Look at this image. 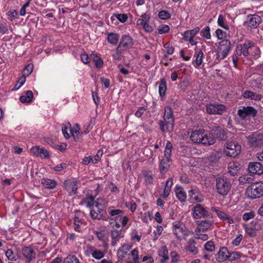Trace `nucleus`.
Instances as JSON below:
<instances>
[{
    "label": "nucleus",
    "instance_id": "obj_1",
    "mask_svg": "<svg viewBox=\"0 0 263 263\" xmlns=\"http://www.w3.org/2000/svg\"><path fill=\"white\" fill-rule=\"evenodd\" d=\"M191 140L196 144H201L203 145H211L216 142L215 138L213 134L203 129L195 130L191 133Z\"/></svg>",
    "mask_w": 263,
    "mask_h": 263
},
{
    "label": "nucleus",
    "instance_id": "obj_2",
    "mask_svg": "<svg viewBox=\"0 0 263 263\" xmlns=\"http://www.w3.org/2000/svg\"><path fill=\"white\" fill-rule=\"evenodd\" d=\"M164 121H160L159 125L162 133H171L174 129V116L172 108L166 106L163 116Z\"/></svg>",
    "mask_w": 263,
    "mask_h": 263
},
{
    "label": "nucleus",
    "instance_id": "obj_3",
    "mask_svg": "<svg viewBox=\"0 0 263 263\" xmlns=\"http://www.w3.org/2000/svg\"><path fill=\"white\" fill-rule=\"evenodd\" d=\"M246 194L251 199L263 196V181L255 182L249 185L246 189Z\"/></svg>",
    "mask_w": 263,
    "mask_h": 263
},
{
    "label": "nucleus",
    "instance_id": "obj_4",
    "mask_svg": "<svg viewBox=\"0 0 263 263\" xmlns=\"http://www.w3.org/2000/svg\"><path fill=\"white\" fill-rule=\"evenodd\" d=\"M173 145L169 141H167L164 152V158L160 161L159 169L160 172H165L170 165V158L172 155Z\"/></svg>",
    "mask_w": 263,
    "mask_h": 263
},
{
    "label": "nucleus",
    "instance_id": "obj_5",
    "mask_svg": "<svg viewBox=\"0 0 263 263\" xmlns=\"http://www.w3.org/2000/svg\"><path fill=\"white\" fill-rule=\"evenodd\" d=\"M216 188L219 194L224 196L229 192L231 188V183L228 179L219 177L216 179Z\"/></svg>",
    "mask_w": 263,
    "mask_h": 263
},
{
    "label": "nucleus",
    "instance_id": "obj_6",
    "mask_svg": "<svg viewBox=\"0 0 263 263\" xmlns=\"http://www.w3.org/2000/svg\"><path fill=\"white\" fill-rule=\"evenodd\" d=\"M231 42L228 40H223L220 42L216 51L217 60H221L227 57L231 50Z\"/></svg>",
    "mask_w": 263,
    "mask_h": 263
},
{
    "label": "nucleus",
    "instance_id": "obj_7",
    "mask_svg": "<svg viewBox=\"0 0 263 263\" xmlns=\"http://www.w3.org/2000/svg\"><path fill=\"white\" fill-rule=\"evenodd\" d=\"M246 233L250 237L256 236V232L263 230V222L259 219H255L250 223L244 225Z\"/></svg>",
    "mask_w": 263,
    "mask_h": 263
},
{
    "label": "nucleus",
    "instance_id": "obj_8",
    "mask_svg": "<svg viewBox=\"0 0 263 263\" xmlns=\"http://www.w3.org/2000/svg\"><path fill=\"white\" fill-rule=\"evenodd\" d=\"M151 15L149 13H144L141 15L140 18L136 22L138 27H141L145 32L151 33L153 31V27L150 25Z\"/></svg>",
    "mask_w": 263,
    "mask_h": 263
},
{
    "label": "nucleus",
    "instance_id": "obj_9",
    "mask_svg": "<svg viewBox=\"0 0 263 263\" xmlns=\"http://www.w3.org/2000/svg\"><path fill=\"white\" fill-rule=\"evenodd\" d=\"M172 231L176 238L181 239L187 235L186 227L183 222L180 221H175L172 222Z\"/></svg>",
    "mask_w": 263,
    "mask_h": 263
},
{
    "label": "nucleus",
    "instance_id": "obj_10",
    "mask_svg": "<svg viewBox=\"0 0 263 263\" xmlns=\"http://www.w3.org/2000/svg\"><path fill=\"white\" fill-rule=\"evenodd\" d=\"M241 146L236 142L227 141L224 145V152L229 157H236L240 154Z\"/></svg>",
    "mask_w": 263,
    "mask_h": 263
},
{
    "label": "nucleus",
    "instance_id": "obj_11",
    "mask_svg": "<svg viewBox=\"0 0 263 263\" xmlns=\"http://www.w3.org/2000/svg\"><path fill=\"white\" fill-rule=\"evenodd\" d=\"M129 221V218L122 214L118 217L111 218L109 220V224L111 228H120L125 227Z\"/></svg>",
    "mask_w": 263,
    "mask_h": 263
},
{
    "label": "nucleus",
    "instance_id": "obj_12",
    "mask_svg": "<svg viewBox=\"0 0 263 263\" xmlns=\"http://www.w3.org/2000/svg\"><path fill=\"white\" fill-rule=\"evenodd\" d=\"M252 46L253 43L250 41L245 42L243 44H238L235 49L236 53L238 55H243L244 57H248Z\"/></svg>",
    "mask_w": 263,
    "mask_h": 263
},
{
    "label": "nucleus",
    "instance_id": "obj_13",
    "mask_svg": "<svg viewBox=\"0 0 263 263\" xmlns=\"http://www.w3.org/2000/svg\"><path fill=\"white\" fill-rule=\"evenodd\" d=\"M226 109L224 105L219 103H210L206 105V111L209 114L221 115Z\"/></svg>",
    "mask_w": 263,
    "mask_h": 263
},
{
    "label": "nucleus",
    "instance_id": "obj_14",
    "mask_svg": "<svg viewBox=\"0 0 263 263\" xmlns=\"http://www.w3.org/2000/svg\"><path fill=\"white\" fill-rule=\"evenodd\" d=\"M193 216L194 218L199 219L209 216L208 211L200 204H197L192 208Z\"/></svg>",
    "mask_w": 263,
    "mask_h": 263
},
{
    "label": "nucleus",
    "instance_id": "obj_15",
    "mask_svg": "<svg viewBox=\"0 0 263 263\" xmlns=\"http://www.w3.org/2000/svg\"><path fill=\"white\" fill-rule=\"evenodd\" d=\"M78 181L76 178H70L64 182V189L70 195L76 194L78 189Z\"/></svg>",
    "mask_w": 263,
    "mask_h": 263
},
{
    "label": "nucleus",
    "instance_id": "obj_16",
    "mask_svg": "<svg viewBox=\"0 0 263 263\" xmlns=\"http://www.w3.org/2000/svg\"><path fill=\"white\" fill-rule=\"evenodd\" d=\"M238 115L243 119H247L251 117H254L256 115V111L252 106L243 107L238 111Z\"/></svg>",
    "mask_w": 263,
    "mask_h": 263
},
{
    "label": "nucleus",
    "instance_id": "obj_17",
    "mask_svg": "<svg viewBox=\"0 0 263 263\" xmlns=\"http://www.w3.org/2000/svg\"><path fill=\"white\" fill-rule=\"evenodd\" d=\"M21 253L26 262H30L35 258V251L33 248L30 246L23 248Z\"/></svg>",
    "mask_w": 263,
    "mask_h": 263
},
{
    "label": "nucleus",
    "instance_id": "obj_18",
    "mask_svg": "<svg viewBox=\"0 0 263 263\" xmlns=\"http://www.w3.org/2000/svg\"><path fill=\"white\" fill-rule=\"evenodd\" d=\"M133 40L129 35H123L118 45L119 48L123 49L124 51L129 49L133 45Z\"/></svg>",
    "mask_w": 263,
    "mask_h": 263
},
{
    "label": "nucleus",
    "instance_id": "obj_19",
    "mask_svg": "<svg viewBox=\"0 0 263 263\" xmlns=\"http://www.w3.org/2000/svg\"><path fill=\"white\" fill-rule=\"evenodd\" d=\"M30 153L33 155L40 157L42 159L48 158L49 157V152L45 148L39 146H33L30 149Z\"/></svg>",
    "mask_w": 263,
    "mask_h": 263
},
{
    "label": "nucleus",
    "instance_id": "obj_20",
    "mask_svg": "<svg viewBox=\"0 0 263 263\" xmlns=\"http://www.w3.org/2000/svg\"><path fill=\"white\" fill-rule=\"evenodd\" d=\"M260 17L257 14L249 15L248 16L247 21L246 24L249 27L256 28L261 23Z\"/></svg>",
    "mask_w": 263,
    "mask_h": 263
},
{
    "label": "nucleus",
    "instance_id": "obj_21",
    "mask_svg": "<svg viewBox=\"0 0 263 263\" xmlns=\"http://www.w3.org/2000/svg\"><path fill=\"white\" fill-rule=\"evenodd\" d=\"M229 252L227 248L221 247L215 255L216 261L219 262H223L229 259Z\"/></svg>",
    "mask_w": 263,
    "mask_h": 263
},
{
    "label": "nucleus",
    "instance_id": "obj_22",
    "mask_svg": "<svg viewBox=\"0 0 263 263\" xmlns=\"http://www.w3.org/2000/svg\"><path fill=\"white\" fill-rule=\"evenodd\" d=\"M248 170L252 174L261 175L263 174V165L259 162H251Z\"/></svg>",
    "mask_w": 263,
    "mask_h": 263
},
{
    "label": "nucleus",
    "instance_id": "obj_23",
    "mask_svg": "<svg viewBox=\"0 0 263 263\" xmlns=\"http://www.w3.org/2000/svg\"><path fill=\"white\" fill-rule=\"evenodd\" d=\"M211 210L213 212H214L216 213L218 217L221 219L223 221H227L228 223L231 224L234 222V220L233 218H232L231 216L228 215L226 213L220 211L215 206H213L211 208Z\"/></svg>",
    "mask_w": 263,
    "mask_h": 263
},
{
    "label": "nucleus",
    "instance_id": "obj_24",
    "mask_svg": "<svg viewBox=\"0 0 263 263\" xmlns=\"http://www.w3.org/2000/svg\"><path fill=\"white\" fill-rule=\"evenodd\" d=\"M111 228L112 230L110 231V237L111 238V245L112 246H115L119 241V239L123 237V236L122 235L121 230H118L115 229L116 228Z\"/></svg>",
    "mask_w": 263,
    "mask_h": 263
},
{
    "label": "nucleus",
    "instance_id": "obj_25",
    "mask_svg": "<svg viewBox=\"0 0 263 263\" xmlns=\"http://www.w3.org/2000/svg\"><path fill=\"white\" fill-rule=\"evenodd\" d=\"M189 196L191 202H201L204 200L203 196L194 190H191L189 192Z\"/></svg>",
    "mask_w": 263,
    "mask_h": 263
},
{
    "label": "nucleus",
    "instance_id": "obj_26",
    "mask_svg": "<svg viewBox=\"0 0 263 263\" xmlns=\"http://www.w3.org/2000/svg\"><path fill=\"white\" fill-rule=\"evenodd\" d=\"M185 251L193 255H196L198 253V250L196 247V242L193 239H190L187 244L184 248Z\"/></svg>",
    "mask_w": 263,
    "mask_h": 263
},
{
    "label": "nucleus",
    "instance_id": "obj_27",
    "mask_svg": "<svg viewBox=\"0 0 263 263\" xmlns=\"http://www.w3.org/2000/svg\"><path fill=\"white\" fill-rule=\"evenodd\" d=\"M212 224V222L210 220H202L198 223L195 232L196 233H198L206 231L210 229Z\"/></svg>",
    "mask_w": 263,
    "mask_h": 263
},
{
    "label": "nucleus",
    "instance_id": "obj_28",
    "mask_svg": "<svg viewBox=\"0 0 263 263\" xmlns=\"http://www.w3.org/2000/svg\"><path fill=\"white\" fill-rule=\"evenodd\" d=\"M203 53L201 50L196 51L194 55L193 64L195 68L199 67L202 63Z\"/></svg>",
    "mask_w": 263,
    "mask_h": 263
},
{
    "label": "nucleus",
    "instance_id": "obj_29",
    "mask_svg": "<svg viewBox=\"0 0 263 263\" xmlns=\"http://www.w3.org/2000/svg\"><path fill=\"white\" fill-rule=\"evenodd\" d=\"M200 28L196 27L192 30L185 31L183 34V39L185 41H187L194 37L199 32Z\"/></svg>",
    "mask_w": 263,
    "mask_h": 263
},
{
    "label": "nucleus",
    "instance_id": "obj_30",
    "mask_svg": "<svg viewBox=\"0 0 263 263\" xmlns=\"http://www.w3.org/2000/svg\"><path fill=\"white\" fill-rule=\"evenodd\" d=\"M132 246L128 244H123L118 250L117 256L120 259H123L125 257L128 251L130 250Z\"/></svg>",
    "mask_w": 263,
    "mask_h": 263
},
{
    "label": "nucleus",
    "instance_id": "obj_31",
    "mask_svg": "<svg viewBox=\"0 0 263 263\" xmlns=\"http://www.w3.org/2000/svg\"><path fill=\"white\" fill-rule=\"evenodd\" d=\"M242 96L244 98L250 99L256 101H260L262 99V96L261 95L256 93L250 90L245 91Z\"/></svg>",
    "mask_w": 263,
    "mask_h": 263
},
{
    "label": "nucleus",
    "instance_id": "obj_32",
    "mask_svg": "<svg viewBox=\"0 0 263 263\" xmlns=\"http://www.w3.org/2000/svg\"><path fill=\"white\" fill-rule=\"evenodd\" d=\"M175 194L178 199L181 202L185 201L186 199V194L183 189L176 185L175 187Z\"/></svg>",
    "mask_w": 263,
    "mask_h": 263
},
{
    "label": "nucleus",
    "instance_id": "obj_33",
    "mask_svg": "<svg viewBox=\"0 0 263 263\" xmlns=\"http://www.w3.org/2000/svg\"><path fill=\"white\" fill-rule=\"evenodd\" d=\"M41 184L46 189H53L56 187L57 182L53 179L43 178L41 180Z\"/></svg>",
    "mask_w": 263,
    "mask_h": 263
},
{
    "label": "nucleus",
    "instance_id": "obj_34",
    "mask_svg": "<svg viewBox=\"0 0 263 263\" xmlns=\"http://www.w3.org/2000/svg\"><path fill=\"white\" fill-rule=\"evenodd\" d=\"M80 127L78 124H75L73 127H70V133L74 140H78L81 138Z\"/></svg>",
    "mask_w": 263,
    "mask_h": 263
},
{
    "label": "nucleus",
    "instance_id": "obj_35",
    "mask_svg": "<svg viewBox=\"0 0 263 263\" xmlns=\"http://www.w3.org/2000/svg\"><path fill=\"white\" fill-rule=\"evenodd\" d=\"M239 170V166L238 163L231 162L228 165V172L232 176L236 175Z\"/></svg>",
    "mask_w": 263,
    "mask_h": 263
},
{
    "label": "nucleus",
    "instance_id": "obj_36",
    "mask_svg": "<svg viewBox=\"0 0 263 263\" xmlns=\"http://www.w3.org/2000/svg\"><path fill=\"white\" fill-rule=\"evenodd\" d=\"M158 255L160 257H162L161 260V263L165 262L169 259L168 252L166 246H162L158 251Z\"/></svg>",
    "mask_w": 263,
    "mask_h": 263
},
{
    "label": "nucleus",
    "instance_id": "obj_37",
    "mask_svg": "<svg viewBox=\"0 0 263 263\" xmlns=\"http://www.w3.org/2000/svg\"><path fill=\"white\" fill-rule=\"evenodd\" d=\"M119 40V35L115 33H107V40L109 43L116 45Z\"/></svg>",
    "mask_w": 263,
    "mask_h": 263
},
{
    "label": "nucleus",
    "instance_id": "obj_38",
    "mask_svg": "<svg viewBox=\"0 0 263 263\" xmlns=\"http://www.w3.org/2000/svg\"><path fill=\"white\" fill-rule=\"evenodd\" d=\"M33 95L31 90H28L26 92L25 95H22L20 98V101L22 103H30L33 99Z\"/></svg>",
    "mask_w": 263,
    "mask_h": 263
},
{
    "label": "nucleus",
    "instance_id": "obj_39",
    "mask_svg": "<svg viewBox=\"0 0 263 263\" xmlns=\"http://www.w3.org/2000/svg\"><path fill=\"white\" fill-rule=\"evenodd\" d=\"M173 184V182L172 179H170L166 181L165 189L163 194H162V196L163 198H166L169 196Z\"/></svg>",
    "mask_w": 263,
    "mask_h": 263
},
{
    "label": "nucleus",
    "instance_id": "obj_40",
    "mask_svg": "<svg viewBox=\"0 0 263 263\" xmlns=\"http://www.w3.org/2000/svg\"><path fill=\"white\" fill-rule=\"evenodd\" d=\"M260 51L259 49L254 46L253 44V46L252 47L251 50H250L249 55L250 56V59H257L260 57Z\"/></svg>",
    "mask_w": 263,
    "mask_h": 263
},
{
    "label": "nucleus",
    "instance_id": "obj_41",
    "mask_svg": "<svg viewBox=\"0 0 263 263\" xmlns=\"http://www.w3.org/2000/svg\"><path fill=\"white\" fill-rule=\"evenodd\" d=\"M128 257L131 258L134 263H140V258L138 249H133L130 254H128Z\"/></svg>",
    "mask_w": 263,
    "mask_h": 263
},
{
    "label": "nucleus",
    "instance_id": "obj_42",
    "mask_svg": "<svg viewBox=\"0 0 263 263\" xmlns=\"http://www.w3.org/2000/svg\"><path fill=\"white\" fill-rule=\"evenodd\" d=\"M105 207L104 201L102 198H99L95 201L92 208L98 210L99 211H103Z\"/></svg>",
    "mask_w": 263,
    "mask_h": 263
},
{
    "label": "nucleus",
    "instance_id": "obj_43",
    "mask_svg": "<svg viewBox=\"0 0 263 263\" xmlns=\"http://www.w3.org/2000/svg\"><path fill=\"white\" fill-rule=\"evenodd\" d=\"M144 181L146 184H151L153 183L154 177L152 172L144 171L143 173Z\"/></svg>",
    "mask_w": 263,
    "mask_h": 263
},
{
    "label": "nucleus",
    "instance_id": "obj_44",
    "mask_svg": "<svg viewBox=\"0 0 263 263\" xmlns=\"http://www.w3.org/2000/svg\"><path fill=\"white\" fill-rule=\"evenodd\" d=\"M167 89L166 84L164 79H161L159 86V93L160 96L163 97Z\"/></svg>",
    "mask_w": 263,
    "mask_h": 263
},
{
    "label": "nucleus",
    "instance_id": "obj_45",
    "mask_svg": "<svg viewBox=\"0 0 263 263\" xmlns=\"http://www.w3.org/2000/svg\"><path fill=\"white\" fill-rule=\"evenodd\" d=\"M94 199L95 198L93 196H88L83 199L82 204L87 208L92 207L94 204Z\"/></svg>",
    "mask_w": 263,
    "mask_h": 263
},
{
    "label": "nucleus",
    "instance_id": "obj_46",
    "mask_svg": "<svg viewBox=\"0 0 263 263\" xmlns=\"http://www.w3.org/2000/svg\"><path fill=\"white\" fill-rule=\"evenodd\" d=\"M91 57L93 58V60L95 63L96 66L98 68H100L102 66L103 62L102 60L95 53H92Z\"/></svg>",
    "mask_w": 263,
    "mask_h": 263
},
{
    "label": "nucleus",
    "instance_id": "obj_47",
    "mask_svg": "<svg viewBox=\"0 0 263 263\" xmlns=\"http://www.w3.org/2000/svg\"><path fill=\"white\" fill-rule=\"evenodd\" d=\"M200 35L207 40L210 39L211 35L210 27L206 26L205 28H203L200 31Z\"/></svg>",
    "mask_w": 263,
    "mask_h": 263
},
{
    "label": "nucleus",
    "instance_id": "obj_48",
    "mask_svg": "<svg viewBox=\"0 0 263 263\" xmlns=\"http://www.w3.org/2000/svg\"><path fill=\"white\" fill-rule=\"evenodd\" d=\"M248 140L249 143L254 146H256L258 144V138L257 137V135L252 134L248 137Z\"/></svg>",
    "mask_w": 263,
    "mask_h": 263
},
{
    "label": "nucleus",
    "instance_id": "obj_49",
    "mask_svg": "<svg viewBox=\"0 0 263 263\" xmlns=\"http://www.w3.org/2000/svg\"><path fill=\"white\" fill-rule=\"evenodd\" d=\"M102 211H99L98 210L96 209H94L92 208L90 212L91 217L93 219H100L102 215Z\"/></svg>",
    "mask_w": 263,
    "mask_h": 263
},
{
    "label": "nucleus",
    "instance_id": "obj_50",
    "mask_svg": "<svg viewBox=\"0 0 263 263\" xmlns=\"http://www.w3.org/2000/svg\"><path fill=\"white\" fill-rule=\"evenodd\" d=\"M163 231V227L160 225H157L156 227V230L154 231V240H156L158 239V238L160 236V235L162 234V233Z\"/></svg>",
    "mask_w": 263,
    "mask_h": 263
},
{
    "label": "nucleus",
    "instance_id": "obj_51",
    "mask_svg": "<svg viewBox=\"0 0 263 263\" xmlns=\"http://www.w3.org/2000/svg\"><path fill=\"white\" fill-rule=\"evenodd\" d=\"M123 49L117 46L116 51L112 54V57L115 60H121L122 58V54L124 53Z\"/></svg>",
    "mask_w": 263,
    "mask_h": 263
},
{
    "label": "nucleus",
    "instance_id": "obj_52",
    "mask_svg": "<svg viewBox=\"0 0 263 263\" xmlns=\"http://www.w3.org/2000/svg\"><path fill=\"white\" fill-rule=\"evenodd\" d=\"M63 263H81L79 259L74 255H68L64 260Z\"/></svg>",
    "mask_w": 263,
    "mask_h": 263
},
{
    "label": "nucleus",
    "instance_id": "obj_53",
    "mask_svg": "<svg viewBox=\"0 0 263 263\" xmlns=\"http://www.w3.org/2000/svg\"><path fill=\"white\" fill-rule=\"evenodd\" d=\"M5 255L9 260L16 261L17 259L16 255L11 249H8L5 252Z\"/></svg>",
    "mask_w": 263,
    "mask_h": 263
},
{
    "label": "nucleus",
    "instance_id": "obj_54",
    "mask_svg": "<svg viewBox=\"0 0 263 263\" xmlns=\"http://www.w3.org/2000/svg\"><path fill=\"white\" fill-rule=\"evenodd\" d=\"M71 126V124L69 123H68L66 125H63L62 128V133L66 139H68L70 137V134L68 132H70V127Z\"/></svg>",
    "mask_w": 263,
    "mask_h": 263
},
{
    "label": "nucleus",
    "instance_id": "obj_55",
    "mask_svg": "<svg viewBox=\"0 0 263 263\" xmlns=\"http://www.w3.org/2000/svg\"><path fill=\"white\" fill-rule=\"evenodd\" d=\"M204 249L206 251L213 252L215 250V246L214 242L212 241H207L204 245Z\"/></svg>",
    "mask_w": 263,
    "mask_h": 263
},
{
    "label": "nucleus",
    "instance_id": "obj_56",
    "mask_svg": "<svg viewBox=\"0 0 263 263\" xmlns=\"http://www.w3.org/2000/svg\"><path fill=\"white\" fill-rule=\"evenodd\" d=\"M33 66L31 64L27 65L23 70V74L22 76L26 77L29 76L33 71Z\"/></svg>",
    "mask_w": 263,
    "mask_h": 263
},
{
    "label": "nucleus",
    "instance_id": "obj_57",
    "mask_svg": "<svg viewBox=\"0 0 263 263\" xmlns=\"http://www.w3.org/2000/svg\"><path fill=\"white\" fill-rule=\"evenodd\" d=\"M95 249L93 247L89 245H86L84 247V254L86 256H92V254Z\"/></svg>",
    "mask_w": 263,
    "mask_h": 263
},
{
    "label": "nucleus",
    "instance_id": "obj_58",
    "mask_svg": "<svg viewBox=\"0 0 263 263\" xmlns=\"http://www.w3.org/2000/svg\"><path fill=\"white\" fill-rule=\"evenodd\" d=\"M104 255L105 254L103 251L100 250L95 249L92 257L96 259H100L104 257Z\"/></svg>",
    "mask_w": 263,
    "mask_h": 263
},
{
    "label": "nucleus",
    "instance_id": "obj_59",
    "mask_svg": "<svg viewBox=\"0 0 263 263\" xmlns=\"http://www.w3.org/2000/svg\"><path fill=\"white\" fill-rule=\"evenodd\" d=\"M170 30V27L167 25H162L159 26L157 28V32L160 34H164L168 32Z\"/></svg>",
    "mask_w": 263,
    "mask_h": 263
},
{
    "label": "nucleus",
    "instance_id": "obj_60",
    "mask_svg": "<svg viewBox=\"0 0 263 263\" xmlns=\"http://www.w3.org/2000/svg\"><path fill=\"white\" fill-rule=\"evenodd\" d=\"M242 254L239 252H234L230 253L229 255V260L233 261L237 259L240 258L242 256Z\"/></svg>",
    "mask_w": 263,
    "mask_h": 263
},
{
    "label": "nucleus",
    "instance_id": "obj_61",
    "mask_svg": "<svg viewBox=\"0 0 263 263\" xmlns=\"http://www.w3.org/2000/svg\"><path fill=\"white\" fill-rule=\"evenodd\" d=\"M123 212L122 210L120 209H116V210H109L108 213L109 215L113 217H118L123 214Z\"/></svg>",
    "mask_w": 263,
    "mask_h": 263
},
{
    "label": "nucleus",
    "instance_id": "obj_62",
    "mask_svg": "<svg viewBox=\"0 0 263 263\" xmlns=\"http://www.w3.org/2000/svg\"><path fill=\"white\" fill-rule=\"evenodd\" d=\"M216 35L217 38L219 40H221V41L223 40H225L224 39L227 36V33L225 31H222L221 29H218L216 30Z\"/></svg>",
    "mask_w": 263,
    "mask_h": 263
},
{
    "label": "nucleus",
    "instance_id": "obj_63",
    "mask_svg": "<svg viewBox=\"0 0 263 263\" xmlns=\"http://www.w3.org/2000/svg\"><path fill=\"white\" fill-rule=\"evenodd\" d=\"M217 23L219 26L224 29H228V25L225 23L224 17L222 14H220L218 16Z\"/></svg>",
    "mask_w": 263,
    "mask_h": 263
},
{
    "label": "nucleus",
    "instance_id": "obj_64",
    "mask_svg": "<svg viewBox=\"0 0 263 263\" xmlns=\"http://www.w3.org/2000/svg\"><path fill=\"white\" fill-rule=\"evenodd\" d=\"M255 217V213L253 211L245 213L242 215V219L245 221H248Z\"/></svg>",
    "mask_w": 263,
    "mask_h": 263
}]
</instances>
